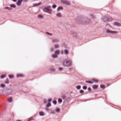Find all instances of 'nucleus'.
I'll return each mask as SVG.
<instances>
[{
	"label": "nucleus",
	"mask_w": 121,
	"mask_h": 121,
	"mask_svg": "<svg viewBox=\"0 0 121 121\" xmlns=\"http://www.w3.org/2000/svg\"><path fill=\"white\" fill-rule=\"evenodd\" d=\"M72 61H70L69 60H66L63 61V65L64 66H70L72 65Z\"/></svg>",
	"instance_id": "obj_1"
},
{
	"label": "nucleus",
	"mask_w": 121,
	"mask_h": 121,
	"mask_svg": "<svg viewBox=\"0 0 121 121\" xmlns=\"http://www.w3.org/2000/svg\"><path fill=\"white\" fill-rule=\"evenodd\" d=\"M51 9V7L48 6L47 7L44 8L43 9V11L47 13L50 14H51L52 13V10Z\"/></svg>",
	"instance_id": "obj_2"
},
{
	"label": "nucleus",
	"mask_w": 121,
	"mask_h": 121,
	"mask_svg": "<svg viewBox=\"0 0 121 121\" xmlns=\"http://www.w3.org/2000/svg\"><path fill=\"white\" fill-rule=\"evenodd\" d=\"M76 21L80 23L81 24L86 25L87 24V23L85 22L84 20L80 18H78L76 20Z\"/></svg>",
	"instance_id": "obj_3"
},
{
	"label": "nucleus",
	"mask_w": 121,
	"mask_h": 121,
	"mask_svg": "<svg viewBox=\"0 0 121 121\" xmlns=\"http://www.w3.org/2000/svg\"><path fill=\"white\" fill-rule=\"evenodd\" d=\"M62 3L66 5H69L70 4V2L67 1L62 0L61 1Z\"/></svg>",
	"instance_id": "obj_4"
},
{
	"label": "nucleus",
	"mask_w": 121,
	"mask_h": 121,
	"mask_svg": "<svg viewBox=\"0 0 121 121\" xmlns=\"http://www.w3.org/2000/svg\"><path fill=\"white\" fill-rule=\"evenodd\" d=\"M56 16L58 17L59 18H61L62 17V14L61 13H57L56 14Z\"/></svg>",
	"instance_id": "obj_5"
},
{
	"label": "nucleus",
	"mask_w": 121,
	"mask_h": 121,
	"mask_svg": "<svg viewBox=\"0 0 121 121\" xmlns=\"http://www.w3.org/2000/svg\"><path fill=\"white\" fill-rule=\"evenodd\" d=\"M59 42V39L58 38H54L52 40L53 43H57Z\"/></svg>",
	"instance_id": "obj_6"
},
{
	"label": "nucleus",
	"mask_w": 121,
	"mask_h": 121,
	"mask_svg": "<svg viewBox=\"0 0 121 121\" xmlns=\"http://www.w3.org/2000/svg\"><path fill=\"white\" fill-rule=\"evenodd\" d=\"M106 32L107 33H110V34H114V33H117V32L115 31H110L109 30H106Z\"/></svg>",
	"instance_id": "obj_7"
},
{
	"label": "nucleus",
	"mask_w": 121,
	"mask_h": 121,
	"mask_svg": "<svg viewBox=\"0 0 121 121\" xmlns=\"http://www.w3.org/2000/svg\"><path fill=\"white\" fill-rule=\"evenodd\" d=\"M71 35L74 37H76L77 35V33L74 31H72L70 33Z\"/></svg>",
	"instance_id": "obj_8"
},
{
	"label": "nucleus",
	"mask_w": 121,
	"mask_h": 121,
	"mask_svg": "<svg viewBox=\"0 0 121 121\" xmlns=\"http://www.w3.org/2000/svg\"><path fill=\"white\" fill-rule=\"evenodd\" d=\"M18 2L17 3V5L18 6L20 5V4L23 1V0H18Z\"/></svg>",
	"instance_id": "obj_9"
},
{
	"label": "nucleus",
	"mask_w": 121,
	"mask_h": 121,
	"mask_svg": "<svg viewBox=\"0 0 121 121\" xmlns=\"http://www.w3.org/2000/svg\"><path fill=\"white\" fill-rule=\"evenodd\" d=\"M41 3H39L38 4H33V6H36L41 4Z\"/></svg>",
	"instance_id": "obj_10"
},
{
	"label": "nucleus",
	"mask_w": 121,
	"mask_h": 121,
	"mask_svg": "<svg viewBox=\"0 0 121 121\" xmlns=\"http://www.w3.org/2000/svg\"><path fill=\"white\" fill-rule=\"evenodd\" d=\"M114 25L116 26H120V24L119 23L116 22L114 23Z\"/></svg>",
	"instance_id": "obj_11"
},
{
	"label": "nucleus",
	"mask_w": 121,
	"mask_h": 121,
	"mask_svg": "<svg viewBox=\"0 0 121 121\" xmlns=\"http://www.w3.org/2000/svg\"><path fill=\"white\" fill-rule=\"evenodd\" d=\"M64 52L65 54L67 55L68 54V51L66 49H65L64 51Z\"/></svg>",
	"instance_id": "obj_12"
},
{
	"label": "nucleus",
	"mask_w": 121,
	"mask_h": 121,
	"mask_svg": "<svg viewBox=\"0 0 121 121\" xmlns=\"http://www.w3.org/2000/svg\"><path fill=\"white\" fill-rule=\"evenodd\" d=\"M46 33L47 35L50 36H52L53 35L51 33L46 32Z\"/></svg>",
	"instance_id": "obj_13"
},
{
	"label": "nucleus",
	"mask_w": 121,
	"mask_h": 121,
	"mask_svg": "<svg viewBox=\"0 0 121 121\" xmlns=\"http://www.w3.org/2000/svg\"><path fill=\"white\" fill-rule=\"evenodd\" d=\"M63 9V8L62 7H58V8L57 9V11H59L60 10H62Z\"/></svg>",
	"instance_id": "obj_14"
},
{
	"label": "nucleus",
	"mask_w": 121,
	"mask_h": 121,
	"mask_svg": "<svg viewBox=\"0 0 121 121\" xmlns=\"http://www.w3.org/2000/svg\"><path fill=\"white\" fill-rule=\"evenodd\" d=\"M52 57L53 58H57V55H56L55 54L52 55Z\"/></svg>",
	"instance_id": "obj_15"
},
{
	"label": "nucleus",
	"mask_w": 121,
	"mask_h": 121,
	"mask_svg": "<svg viewBox=\"0 0 121 121\" xmlns=\"http://www.w3.org/2000/svg\"><path fill=\"white\" fill-rule=\"evenodd\" d=\"M10 7L11 8H16V6L14 4H11L10 5Z\"/></svg>",
	"instance_id": "obj_16"
},
{
	"label": "nucleus",
	"mask_w": 121,
	"mask_h": 121,
	"mask_svg": "<svg viewBox=\"0 0 121 121\" xmlns=\"http://www.w3.org/2000/svg\"><path fill=\"white\" fill-rule=\"evenodd\" d=\"M5 9H8L9 10H12V9L11 8H10L9 7H5Z\"/></svg>",
	"instance_id": "obj_17"
},
{
	"label": "nucleus",
	"mask_w": 121,
	"mask_h": 121,
	"mask_svg": "<svg viewBox=\"0 0 121 121\" xmlns=\"http://www.w3.org/2000/svg\"><path fill=\"white\" fill-rule=\"evenodd\" d=\"M37 17L38 18H42L43 17V16L41 15H39Z\"/></svg>",
	"instance_id": "obj_18"
},
{
	"label": "nucleus",
	"mask_w": 121,
	"mask_h": 121,
	"mask_svg": "<svg viewBox=\"0 0 121 121\" xmlns=\"http://www.w3.org/2000/svg\"><path fill=\"white\" fill-rule=\"evenodd\" d=\"M85 82L88 84H92V82L90 81H86Z\"/></svg>",
	"instance_id": "obj_19"
},
{
	"label": "nucleus",
	"mask_w": 121,
	"mask_h": 121,
	"mask_svg": "<svg viewBox=\"0 0 121 121\" xmlns=\"http://www.w3.org/2000/svg\"><path fill=\"white\" fill-rule=\"evenodd\" d=\"M51 106V105L50 103H47V104L46 106L47 108H48Z\"/></svg>",
	"instance_id": "obj_20"
},
{
	"label": "nucleus",
	"mask_w": 121,
	"mask_h": 121,
	"mask_svg": "<svg viewBox=\"0 0 121 121\" xmlns=\"http://www.w3.org/2000/svg\"><path fill=\"white\" fill-rule=\"evenodd\" d=\"M59 53V51H56L55 52V54L57 55Z\"/></svg>",
	"instance_id": "obj_21"
},
{
	"label": "nucleus",
	"mask_w": 121,
	"mask_h": 121,
	"mask_svg": "<svg viewBox=\"0 0 121 121\" xmlns=\"http://www.w3.org/2000/svg\"><path fill=\"white\" fill-rule=\"evenodd\" d=\"M23 76V75L22 74H18L17 75V77H22Z\"/></svg>",
	"instance_id": "obj_22"
},
{
	"label": "nucleus",
	"mask_w": 121,
	"mask_h": 121,
	"mask_svg": "<svg viewBox=\"0 0 121 121\" xmlns=\"http://www.w3.org/2000/svg\"><path fill=\"white\" fill-rule=\"evenodd\" d=\"M93 89H96L97 88V86L96 85H94L93 86Z\"/></svg>",
	"instance_id": "obj_23"
},
{
	"label": "nucleus",
	"mask_w": 121,
	"mask_h": 121,
	"mask_svg": "<svg viewBox=\"0 0 121 121\" xmlns=\"http://www.w3.org/2000/svg\"><path fill=\"white\" fill-rule=\"evenodd\" d=\"M39 115L41 116H43L44 115V114L43 112H41L39 113Z\"/></svg>",
	"instance_id": "obj_24"
},
{
	"label": "nucleus",
	"mask_w": 121,
	"mask_h": 121,
	"mask_svg": "<svg viewBox=\"0 0 121 121\" xmlns=\"http://www.w3.org/2000/svg\"><path fill=\"white\" fill-rule=\"evenodd\" d=\"M12 100V99L10 98L8 99V101L10 103L11 102Z\"/></svg>",
	"instance_id": "obj_25"
},
{
	"label": "nucleus",
	"mask_w": 121,
	"mask_h": 121,
	"mask_svg": "<svg viewBox=\"0 0 121 121\" xmlns=\"http://www.w3.org/2000/svg\"><path fill=\"white\" fill-rule=\"evenodd\" d=\"M33 120V119L31 117L30 118H29L26 121H31L32 120Z\"/></svg>",
	"instance_id": "obj_26"
},
{
	"label": "nucleus",
	"mask_w": 121,
	"mask_h": 121,
	"mask_svg": "<svg viewBox=\"0 0 121 121\" xmlns=\"http://www.w3.org/2000/svg\"><path fill=\"white\" fill-rule=\"evenodd\" d=\"M0 86L2 88H4L5 87V86L3 84L1 85Z\"/></svg>",
	"instance_id": "obj_27"
},
{
	"label": "nucleus",
	"mask_w": 121,
	"mask_h": 121,
	"mask_svg": "<svg viewBox=\"0 0 121 121\" xmlns=\"http://www.w3.org/2000/svg\"><path fill=\"white\" fill-rule=\"evenodd\" d=\"M56 112L58 113L59 112V111H60V110L58 108H56Z\"/></svg>",
	"instance_id": "obj_28"
},
{
	"label": "nucleus",
	"mask_w": 121,
	"mask_h": 121,
	"mask_svg": "<svg viewBox=\"0 0 121 121\" xmlns=\"http://www.w3.org/2000/svg\"><path fill=\"white\" fill-rule=\"evenodd\" d=\"M6 82H5L4 83H5V84H8L9 83V82H8V81H9V80L8 79H6Z\"/></svg>",
	"instance_id": "obj_29"
},
{
	"label": "nucleus",
	"mask_w": 121,
	"mask_h": 121,
	"mask_svg": "<svg viewBox=\"0 0 121 121\" xmlns=\"http://www.w3.org/2000/svg\"><path fill=\"white\" fill-rule=\"evenodd\" d=\"M48 103H50L52 101V99H49L48 100Z\"/></svg>",
	"instance_id": "obj_30"
},
{
	"label": "nucleus",
	"mask_w": 121,
	"mask_h": 121,
	"mask_svg": "<svg viewBox=\"0 0 121 121\" xmlns=\"http://www.w3.org/2000/svg\"><path fill=\"white\" fill-rule=\"evenodd\" d=\"M100 87L102 89H104L105 88L104 86L103 85H101L100 86Z\"/></svg>",
	"instance_id": "obj_31"
},
{
	"label": "nucleus",
	"mask_w": 121,
	"mask_h": 121,
	"mask_svg": "<svg viewBox=\"0 0 121 121\" xmlns=\"http://www.w3.org/2000/svg\"><path fill=\"white\" fill-rule=\"evenodd\" d=\"M81 88V86H78L76 87V88L77 89H80Z\"/></svg>",
	"instance_id": "obj_32"
},
{
	"label": "nucleus",
	"mask_w": 121,
	"mask_h": 121,
	"mask_svg": "<svg viewBox=\"0 0 121 121\" xmlns=\"http://www.w3.org/2000/svg\"><path fill=\"white\" fill-rule=\"evenodd\" d=\"M62 99H65L66 98V96L64 95H63L62 96Z\"/></svg>",
	"instance_id": "obj_33"
},
{
	"label": "nucleus",
	"mask_w": 121,
	"mask_h": 121,
	"mask_svg": "<svg viewBox=\"0 0 121 121\" xmlns=\"http://www.w3.org/2000/svg\"><path fill=\"white\" fill-rule=\"evenodd\" d=\"M52 103L54 104L55 105L56 104L57 102L56 101L54 100L52 101Z\"/></svg>",
	"instance_id": "obj_34"
},
{
	"label": "nucleus",
	"mask_w": 121,
	"mask_h": 121,
	"mask_svg": "<svg viewBox=\"0 0 121 121\" xmlns=\"http://www.w3.org/2000/svg\"><path fill=\"white\" fill-rule=\"evenodd\" d=\"M87 89V87L86 86H84L83 87V89L84 90H86Z\"/></svg>",
	"instance_id": "obj_35"
},
{
	"label": "nucleus",
	"mask_w": 121,
	"mask_h": 121,
	"mask_svg": "<svg viewBox=\"0 0 121 121\" xmlns=\"http://www.w3.org/2000/svg\"><path fill=\"white\" fill-rule=\"evenodd\" d=\"M56 6L55 5H53L52 6V8H53L55 9L56 8Z\"/></svg>",
	"instance_id": "obj_36"
},
{
	"label": "nucleus",
	"mask_w": 121,
	"mask_h": 121,
	"mask_svg": "<svg viewBox=\"0 0 121 121\" xmlns=\"http://www.w3.org/2000/svg\"><path fill=\"white\" fill-rule=\"evenodd\" d=\"M5 77V76L3 75H2L1 76L0 78L1 79H3V78H4Z\"/></svg>",
	"instance_id": "obj_37"
},
{
	"label": "nucleus",
	"mask_w": 121,
	"mask_h": 121,
	"mask_svg": "<svg viewBox=\"0 0 121 121\" xmlns=\"http://www.w3.org/2000/svg\"><path fill=\"white\" fill-rule=\"evenodd\" d=\"M59 46L58 45H54V48H58Z\"/></svg>",
	"instance_id": "obj_38"
},
{
	"label": "nucleus",
	"mask_w": 121,
	"mask_h": 121,
	"mask_svg": "<svg viewBox=\"0 0 121 121\" xmlns=\"http://www.w3.org/2000/svg\"><path fill=\"white\" fill-rule=\"evenodd\" d=\"M9 78H11L13 77V76L11 75H9Z\"/></svg>",
	"instance_id": "obj_39"
},
{
	"label": "nucleus",
	"mask_w": 121,
	"mask_h": 121,
	"mask_svg": "<svg viewBox=\"0 0 121 121\" xmlns=\"http://www.w3.org/2000/svg\"><path fill=\"white\" fill-rule=\"evenodd\" d=\"M47 100L46 99H44L43 100V102L45 104H46L47 103Z\"/></svg>",
	"instance_id": "obj_40"
},
{
	"label": "nucleus",
	"mask_w": 121,
	"mask_h": 121,
	"mask_svg": "<svg viewBox=\"0 0 121 121\" xmlns=\"http://www.w3.org/2000/svg\"><path fill=\"white\" fill-rule=\"evenodd\" d=\"M84 92V91L82 90H81L80 91V92L81 94H82Z\"/></svg>",
	"instance_id": "obj_41"
},
{
	"label": "nucleus",
	"mask_w": 121,
	"mask_h": 121,
	"mask_svg": "<svg viewBox=\"0 0 121 121\" xmlns=\"http://www.w3.org/2000/svg\"><path fill=\"white\" fill-rule=\"evenodd\" d=\"M58 101L60 103H61L62 102V100L61 99H60L58 100Z\"/></svg>",
	"instance_id": "obj_42"
},
{
	"label": "nucleus",
	"mask_w": 121,
	"mask_h": 121,
	"mask_svg": "<svg viewBox=\"0 0 121 121\" xmlns=\"http://www.w3.org/2000/svg\"><path fill=\"white\" fill-rule=\"evenodd\" d=\"M90 16L92 18H94V17L93 15L92 14H90Z\"/></svg>",
	"instance_id": "obj_43"
},
{
	"label": "nucleus",
	"mask_w": 121,
	"mask_h": 121,
	"mask_svg": "<svg viewBox=\"0 0 121 121\" xmlns=\"http://www.w3.org/2000/svg\"><path fill=\"white\" fill-rule=\"evenodd\" d=\"M50 70L51 71H54L55 69L54 68H52Z\"/></svg>",
	"instance_id": "obj_44"
},
{
	"label": "nucleus",
	"mask_w": 121,
	"mask_h": 121,
	"mask_svg": "<svg viewBox=\"0 0 121 121\" xmlns=\"http://www.w3.org/2000/svg\"><path fill=\"white\" fill-rule=\"evenodd\" d=\"M93 81L95 82H98L97 80H93Z\"/></svg>",
	"instance_id": "obj_45"
},
{
	"label": "nucleus",
	"mask_w": 121,
	"mask_h": 121,
	"mask_svg": "<svg viewBox=\"0 0 121 121\" xmlns=\"http://www.w3.org/2000/svg\"><path fill=\"white\" fill-rule=\"evenodd\" d=\"M53 51V48H51L50 51L51 52H52Z\"/></svg>",
	"instance_id": "obj_46"
},
{
	"label": "nucleus",
	"mask_w": 121,
	"mask_h": 121,
	"mask_svg": "<svg viewBox=\"0 0 121 121\" xmlns=\"http://www.w3.org/2000/svg\"><path fill=\"white\" fill-rule=\"evenodd\" d=\"M88 91H90L91 90V89L90 88H88Z\"/></svg>",
	"instance_id": "obj_47"
},
{
	"label": "nucleus",
	"mask_w": 121,
	"mask_h": 121,
	"mask_svg": "<svg viewBox=\"0 0 121 121\" xmlns=\"http://www.w3.org/2000/svg\"><path fill=\"white\" fill-rule=\"evenodd\" d=\"M62 69V68H59V70H61Z\"/></svg>",
	"instance_id": "obj_48"
},
{
	"label": "nucleus",
	"mask_w": 121,
	"mask_h": 121,
	"mask_svg": "<svg viewBox=\"0 0 121 121\" xmlns=\"http://www.w3.org/2000/svg\"><path fill=\"white\" fill-rule=\"evenodd\" d=\"M72 69L71 68H69V70H72Z\"/></svg>",
	"instance_id": "obj_49"
},
{
	"label": "nucleus",
	"mask_w": 121,
	"mask_h": 121,
	"mask_svg": "<svg viewBox=\"0 0 121 121\" xmlns=\"http://www.w3.org/2000/svg\"><path fill=\"white\" fill-rule=\"evenodd\" d=\"M21 121V120H18V121Z\"/></svg>",
	"instance_id": "obj_50"
},
{
	"label": "nucleus",
	"mask_w": 121,
	"mask_h": 121,
	"mask_svg": "<svg viewBox=\"0 0 121 121\" xmlns=\"http://www.w3.org/2000/svg\"><path fill=\"white\" fill-rule=\"evenodd\" d=\"M53 112H54V110H53L52 111Z\"/></svg>",
	"instance_id": "obj_51"
}]
</instances>
